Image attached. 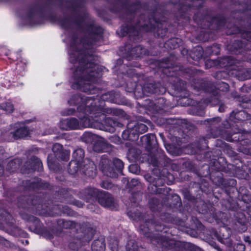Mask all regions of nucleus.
Segmentation results:
<instances>
[{"instance_id": "nucleus-39", "label": "nucleus", "mask_w": 251, "mask_h": 251, "mask_svg": "<svg viewBox=\"0 0 251 251\" xmlns=\"http://www.w3.org/2000/svg\"><path fill=\"white\" fill-rule=\"evenodd\" d=\"M83 63H84V62H83L82 61H81V62H79V64L80 65H81L82 64H83Z\"/></svg>"}, {"instance_id": "nucleus-23", "label": "nucleus", "mask_w": 251, "mask_h": 251, "mask_svg": "<svg viewBox=\"0 0 251 251\" xmlns=\"http://www.w3.org/2000/svg\"><path fill=\"white\" fill-rule=\"evenodd\" d=\"M245 249V246L242 244H238L236 248L234 249V251H244Z\"/></svg>"}, {"instance_id": "nucleus-24", "label": "nucleus", "mask_w": 251, "mask_h": 251, "mask_svg": "<svg viewBox=\"0 0 251 251\" xmlns=\"http://www.w3.org/2000/svg\"><path fill=\"white\" fill-rule=\"evenodd\" d=\"M89 67H91L90 65L88 64V63H87L86 64H85V65L83 67V69H82V67L81 66L80 68L79 67H78L75 72V75H76L78 74V72H80L82 71V70H84V69H87Z\"/></svg>"}, {"instance_id": "nucleus-12", "label": "nucleus", "mask_w": 251, "mask_h": 251, "mask_svg": "<svg viewBox=\"0 0 251 251\" xmlns=\"http://www.w3.org/2000/svg\"><path fill=\"white\" fill-rule=\"evenodd\" d=\"M143 91L148 93H157V90L154 87V85L152 83L147 84L144 86Z\"/></svg>"}, {"instance_id": "nucleus-29", "label": "nucleus", "mask_w": 251, "mask_h": 251, "mask_svg": "<svg viewBox=\"0 0 251 251\" xmlns=\"http://www.w3.org/2000/svg\"><path fill=\"white\" fill-rule=\"evenodd\" d=\"M4 173V169L0 165V176H1Z\"/></svg>"}, {"instance_id": "nucleus-41", "label": "nucleus", "mask_w": 251, "mask_h": 251, "mask_svg": "<svg viewBox=\"0 0 251 251\" xmlns=\"http://www.w3.org/2000/svg\"><path fill=\"white\" fill-rule=\"evenodd\" d=\"M155 110L156 111V112H158V109L155 108Z\"/></svg>"}, {"instance_id": "nucleus-17", "label": "nucleus", "mask_w": 251, "mask_h": 251, "mask_svg": "<svg viewBox=\"0 0 251 251\" xmlns=\"http://www.w3.org/2000/svg\"><path fill=\"white\" fill-rule=\"evenodd\" d=\"M62 150V146L59 144H55L52 147V151L55 153H60Z\"/></svg>"}, {"instance_id": "nucleus-35", "label": "nucleus", "mask_w": 251, "mask_h": 251, "mask_svg": "<svg viewBox=\"0 0 251 251\" xmlns=\"http://www.w3.org/2000/svg\"><path fill=\"white\" fill-rule=\"evenodd\" d=\"M3 152V149L2 147H0V154L2 153Z\"/></svg>"}, {"instance_id": "nucleus-3", "label": "nucleus", "mask_w": 251, "mask_h": 251, "mask_svg": "<svg viewBox=\"0 0 251 251\" xmlns=\"http://www.w3.org/2000/svg\"><path fill=\"white\" fill-rule=\"evenodd\" d=\"M73 155L75 160L71 162L69 170L71 174L74 175L78 170V168L75 165H77L78 162L84 156V151L80 148L77 149L74 152Z\"/></svg>"}, {"instance_id": "nucleus-20", "label": "nucleus", "mask_w": 251, "mask_h": 251, "mask_svg": "<svg viewBox=\"0 0 251 251\" xmlns=\"http://www.w3.org/2000/svg\"><path fill=\"white\" fill-rule=\"evenodd\" d=\"M129 170L132 173H137L139 172L138 167L136 165H131L129 167Z\"/></svg>"}, {"instance_id": "nucleus-1", "label": "nucleus", "mask_w": 251, "mask_h": 251, "mask_svg": "<svg viewBox=\"0 0 251 251\" xmlns=\"http://www.w3.org/2000/svg\"><path fill=\"white\" fill-rule=\"evenodd\" d=\"M94 103L95 102L91 99L87 100L85 102L84 113L86 115L89 114H92L90 116L92 120H91L89 118L84 117L81 120L83 126L101 129L103 124L108 125L112 127L120 126L121 124L118 122L111 118H105V115L100 112V109L98 107L93 105Z\"/></svg>"}, {"instance_id": "nucleus-11", "label": "nucleus", "mask_w": 251, "mask_h": 251, "mask_svg": "<svg viewBox=\"0 0 251 251\" xmlns=\"http://www.w3.org/2000/svg\"><path fill=\"white\" fill-rule=\"evenodd\" d=\"M32 164H33L32 166V169L34 170H41L42 167V163L40 159L36 157H33L31 158Z\"/></svg>"}, {"instance_id": "nucleus-6", "label": "nucleus", "mask_w": 251, "mask_h": 251, "mask_svg": "<svg viewBox=\"0 0 251 251\" xmlns=\"http://www.w3.org/2000/svg\"><path fill=\"white\" fill-rule=\"evenodd\" d=\"M128 126V128L130 129L129 136H130L131 134H134V131L136 132L134 135L135 139L138 138V134L145 133L148 130V127L147 126L142 123H137L136 125H134L133 127H130L129 125ZM129 137L130 138V136H129Z\"/></svg>"}, {"instance_id": "nucleus-4", "label": "nucleus", "mask_w": 251, "mask_h": 251, "mask_svg": "<svg viewBox=\"0 0 251 251\" xmlns=\"http://www.w3.org/2000/svg\"><path fill=\"white\" fill-rule=\"evenodd\" d=\"M99 202L102 206L111 209H113L115 207L113 199L108 193H101L99 198Z\"/></svg>"}, {"instance_id": "nucleus-42", "label": "nucleus", "mask_w": 251, "mask_h": 251, "mask_svg": "<svg viewBox=\"0 0 251 251\" xmlns=\"http://www.w3.org/2000/svg\"><path fill=\"white\" fill-rule=\"evenodd\" d=\"M129 251H130V249H129Z\"/></svg>"}, {"instance_id": "nucleus-9", "label": "nucleus", "mask_w": 251, "mask_h": 251, "mask_svg": "<svg viewBox=\"0 0 251 251\" xmlns=\"http://www.w3.org/2000/svg\"><path fill=\"white\" fill-rule=\"evenodd\" d=\"M29 134L27 127H23L17 129L12 133L13 137L15 139L23 138Z\"/></svg>"}, {"instance_id": "nucleus-37", "label": "nucleus", "mask_w": 251, "mask_h": 251, "mask_svg": "<svg viewBox=\"0 0 251 251\" xmlns=\"http://www.w3.org/2000/svg\"><path fill=\"white\" fill-rule=\"evenodd\" d=\"M211 62H212V61H211V60H209V61L207 60L206 61V65H207L208 63H211Z\"/></svg>"}, {"instance_id": "nucleus-22", "label": "nucleus", "mask_w": 251, "mask_h": 251, "mask_svg": "<svg viewBox=\"0 0 251 251\" xmlns=\"http://www.w3.org/2000/svg\"><path fill=\"white\" fill-rule=\"evenodd\" d=\"M101 187L108 189L112 187V184L108 181H103L100 184Z\"/></svg>"}, {"instance_id": "nucleus-16", "label": "nucleus", "mask_w": 251, "mask_h": 251, "mask_svg": "<svg viewBox=\"0 0 251 251\" xmlns=\"http://www.w3.org/2000/svg\"><path fill=\"white\" fill-rule=\"evenodd\" d=\"M154 138V135H146L141 137V139L142 142L146 143L147 144H150L151 140H153Z\"/></svg>"}, {"instance_id": "nucleus-25", "label": "nucleus", "mask_w": 251, "mask_h": 251, "mask_svg": "<svg viewBox=\"0 0 251 251\" xmlns=\"http://www.w3.org/2000/svg\"><path fill=\"white\" fill-rule=\"evenodd\" d=\"M63 156L62 155L61 158L63 160L67 161L69 159L70 152L67 151L63 152Z\"/></svg>"}, {"instance_id": "nucleus-26", "label": "nucleus", "mask_w": 251, "mask_h": 251, "mask_svg": "<svg viewBox=\"0 0 251 251\" xmlns=\"http://www.w3.org/2000/svg\"><path fill=\"white\" fill-rule=\"evenodd\" d=\"M96 193V191L94 189H90L89 190V192H88V194L90 195L91 197L94 196Z\"/></svg>"}, {"instance_id": "nucleus-36", "label": "nucleus", "mask_w": 251, "mask_h": 251, "mask_svg": "<svg viewBox=\"0 0 251 251\" xmlns=\"http://www.w3.org/2000/svg\"><path fill=\"white\" fill-rule=\"evenodd\" d=\"M138 49H141V47H137L135 48H134V50H137Z\"/></svg>"}, {"instance_id": "nucleus-33", "label": "nucleus", "mask_w": 251, "mask_h": 251, "mask_svg": "<svg viewBox=\"0 0 251 251\" xmlns=\"http://www.w3.org/2000/svg\"><path fill=\"white\" fill-rule=\"evenodd\" d=\"M83 107L84 106L83 105H81V106H79V107H78L77 109L78 110H80L81 111V110H82V108H83Z\"/></svg>"}, {"instance_id": "nucleus-10", "label": "nucleus", "mask_w": 251, "mask_h": 251, "mask_svg": "<svg viewBox=\"0 0 251 251\" xmlns=\"http://www.w3.org/2000/svg\"><path fill=\"white\" fill-rule=\"evenodd\" d=\"M180 43L179 39H171L165 43V46L170 47L171 49H175L178 46V44Z\"/></svg>"}, {"instance_id": "nucleus-15", "label": "nucleus", "mask_w": 251, "mask_h": 251, "mask_svg": "<svg viewBox=\"0 0 251 251\" xmlns=\"http://www.w3.org/2000/svg\"><path fill=\"white\" fill-rule=\"evenodd\" d=\"M3 217L2 219L4 218V220L6 221V222H8L9 223V225L8 226H11V224L14 223V220L12 219L11 216L7 213L5 211H3L2 212Z\"/></svg>"}, {"instance_id": "nucleus-21", "label": "nucleus", "mask_w": 251, "mask_h": 251, "mask_svg": "<svg viewBox=\"0 0 251 251\" xmlns=\"http://www.w3.org/2000/svg\"><path fill=\"white\" fill-rule=\"evenodd\" d=\"M4 110L8 113H11L13 111V106L10 103H7L5 106Z\"/></svg>"}, {"instance_id": "nucleus-7", "label": "nucleus", "mask_w": 251, "mask_h": 251, "mask_svg": "<svg viewBox=\"0 0 251 251\" xmlns=\"http://www.w3.org/2000/svg\"><path fill=\"white\" fill-rule=\"evenodd\" d=\"M75 84L78 86V88L81 89L85 92L91 93L92 86L90 83L89 80H85L83 78H80L78 80H76Z\"/></svg>"}, {"instance_id": "nucleus-31", "label": "nucleus", "mask_w": 251, "mask_h": 251, "mask_svg": "<svg viewBox=\"0 0 251 251\" xmlns=\"http://www.w3.org/2000/svg\"><path fill=\"white\" fill-rule=\"evenodd\" d=\"M74 110L71 109V110H69V112H68V113L67 114H68V115L72 114L74 113Z\"/></svg>"}, {"instance_id": "nucleus-40", "label": "nucleus", "mask_w": 251, "mask_h": 251, "mask_svg": "<svg viewBox=\"0 0 251 251\" xmlns=\"http://www.w3.org/2000/svg\"><path fill=\"white\" fill-rule=\"evenodd\" d=\"M79 206L81 207L82 206V203H80L79 205H78Z\"/></svg>"}, {"instance_id": "nucleus-5", "label": "nucleus", "mask_w": 251, "mask_h": 251, "mask_svg": "<svg viewBox=\"0 0 251 251\" xmlns=\"http://www.w3.org/2000/svg\"><path fill=\"white\" fill-rule=\"evenodd\" d=\"M60 126L64 130L75 129L79 127V124L76 119L72 118L61 121Z\"/></svg>"}, {"instance_id": "nucleus-14", "label": "nucleus", "mask_w": 251, "mask_h": 251, "mask_svg": "<svg viewBox=\"0 0 251 251\" xmlns=\"http://www.w3.org/2000/svg\"><path fill=\"white\" fill-rule=\"evenodd\" d=\"M20 165V160L19 159H15L14 161L8 163L7 165V169L9 170H12L13 171L14 170L19 168Z\"/></svg>"}, {"instance_id": "nucleus-28", "label": "nucleus", "mask_w": 251, "mask_h": 251, "mask_svg": "<svg viewBox=\"0 0 251 251\" xmlns=\"http://www.w3.org/2000/svg\"><path fill=\"white\" fill-rule=\"evenodd\" d=\"M138 181L137 179H131V183L132 184V185L133 186H136V185H137L138 184Z\"/></svg>"}, {"instance_id": "nucleus-32", "label": "nucleus", "mask_w": 251, "mask_h": 251, "mask_svg": "<svg viewBox=\"0 0 251 251\" xmlns=\"http://www.w3.org/2000/svg\"><path fill=\"white\" fill-rule=\"evenodd\" d=\"M77 99L78 100H80L82 101L83 102L84 98H79L78 96H77Z\"/></svg>"}, {"instance_id": "nucleus-19", "label": "nucleus", "mask_w": 251, "mask_h": 251, "mask_svg": "<svg viewBox=\"0 0 251 251\" xmlns=\"http://www.w3.org/2000/svg\"><path fill=\"white\" fill-rule=\"evenodd\" d=\"M100 244V250L101 251H103V248H104V246H102V244L101 242H100V241H95L94 242V243L92 245V249L94 250H96V251H98V250L96 248V247H97V245H99Z\"/></svg>"}, {"instance_id": "nucleus-18", "label": "nucleus", "mask_w": 251, "mask_h": 251, "mask_svg": "<svg viewBox=\"0 0 251 251\" xmlns=\"http://www.w3.org/2000/svg\"><path fill=\"white\" fill-rule=\"evenodd\" d=\"M228 85L225 82H221L219 84L218 89L222 91L228 90Z\"/></svg>"}, {"instance_id": "nucleus-13", "label": "nucleus", "mask_w": 251, "mask_h": 251, "mask_svg": "<svg viewBox=\"0 0 251 251\" xmlns=\"http://www.w3.org/2000/svg\"><path fill=\"white\" fill-rule=\"evenodd\" d=\"M105 144L100 141H98L94 144L93 150L96 152L105 151Z\"/></svg>"}, {"instance_id": "nucleus-2", "label": "nucleus", "mask_w": 251, "mask_h": 251, "mask_svg": "<svg viewBox=\"0 0 251 251\" xmlns=\"http://www.w3.org/2000/svg\"><path fill=\"white\" fill-rule=\"evenodd\" d=\"M99 167L104 175L110 177H115L122 173L124 165L122 161L119 159L115 158L110 161L103 158L100 161Z\"/></svg>"}, {"instance_id": "nucleus-34", "label": "nucleus", "mask_w": 251, "mask_h": 251, "mask_svg": "<svg viewBox=\"0 0 251 251\" xmlns=\"http://www.w3.org/2000/svg\"><path fill=\"white\" fill-rule=\"evenodd\" d=\"M247 35H248V38L250 37V38L251 39V32H248L247 33Z\"/></svg>"}, {"instance_id": "nucleus-38", "label": "nucleus", "mask_w": 251, "mask_h": 251, "mask_svg": "<svg viewBox=\"0 0 251 251\" xmlns=\"http://www.w3.org/2000/svg\"><path fill=\"white\" fill-rule=\"evenodd\" d=\"M14 229L15 231H19V229L17 227H15Z\"/></svg>"}, {"instance_id": "nucleus-8", "label": "nucleus", "mask_w": 251, "mask_h": 251, "mask_svg": "<svg viewBox=\"0 0 251 251\" xmlns=\"http://www.w3.org/2000/svg\"><path fill=\"white\" fill-rule=\"evenodd\" d=\"M88 164L84 165V170L85 175L90 177H93L96 175V167L94 163L89 160H87Z\"/></svg>"}, {"instance_id": "nucleus-30", "label": "nucleus", "mask_w": 251, "mask_h": 251, "mask_svg": "<svg viewBox=\"0 0 251 251\" xmlns=\"http://www.w3.org/2000/svg\"><path fill=\"white\" fill-rule=\"evenodd\" d=\"M69 246H70V247L71 248H72V249H73V250H75L76 249H77V248H78V247H76V248L74 247V243H71L70 244Z\"/></svg>"}, {"instance_id": "nucleus-27", "label": "nucleus", "mask_w": 251, "mask_h": 251, "mask_svg": "<svg viewBox=\"0 0 251 251\" xmlns=\"http://www.w3.org/2000/svg\"><path fill=\"white\" fill-rule=\"evenodd\" d=\"M197 50L199 51V54L198 55V58H200L201 57H202V54L201 53V48H200L199 47Z\"/></svg>"}]
</instances>
